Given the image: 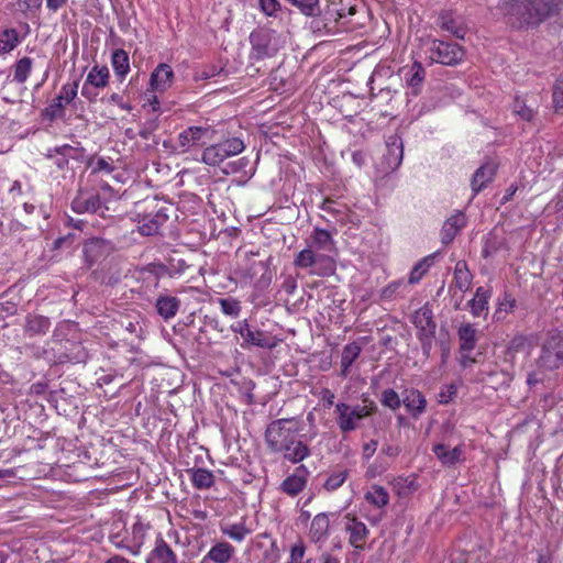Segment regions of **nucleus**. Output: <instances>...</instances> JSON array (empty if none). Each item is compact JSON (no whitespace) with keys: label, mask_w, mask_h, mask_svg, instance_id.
Segmentation results:
<instances>
[{"label":"nucleus","mask_w":563,"mask_h":563,"mask_svg":"<svg viewBox=\"0 0 563 563\" xmlns=\"http://www.w3.org/2000/svg\"><path fill=\"white\" fill-rule=\"evenodd\" d=\"M299 422L294 419H278L268 424L265 440L274 453H283L284 459L292 464L302 462L310 455L308 445L298 439Z\"/></svg>","instance_id":"nucleus-1"},{"label":"nucleus","mask_w":563,"mask_h":563,"mask_svg":"<svg viewBox=\"0 0 563 563\" xmlns=\"http://www.w3.org/2000/svg\"><path fill=\"white\" fill-rule=\"evenodd\" d=\"M563 0H503L500 11L516 27L536 26L552 15Z\"/></svg>","instance_id":"nucleus-2"},{"label":"nucleus","mask_w":563,"mask_h":563,"mask_svg":"<svg viewBox=\"0 0 563 563\" xmlns=\"http://www.w3.org/2000/svg\"><path fill=\"white\" fill-rule=\"evenodd\" d=\"M563 365V335L556 330L544 334L540 341V353L536 360V368L528 373L527 384L530 387L542 383L548 372Z\"/></svg>","instance_id":"nucleus-3"},{"label":"nucleus","mask_w":563,"mask_h":563,"mask_svg":"<svg viewBox=\"0 0 563 563\" xmlns=\"http://www.w3.org/2000/svg\"><path fill=\"white\" fill-rule=\"evenodd\" d=\"M421 51L426 59L430 63L442 65H456L464 58V49L455 43H448L437 38H426L422 41Z\"/></svg>","instance_id":"nucleus-4"},{"label":"nucleus","mask_w":563,"mask_h":563,"mask_svg":"<svg viewBox=\"0 0 563 563\" xmlns=\"http://www.w3.org/2000/svg\"><path fill=\"white\" fill-rule=\"evenodd\" d=\"M375 409V404L367 400H364L363 405L355 406H350L345 402H338L335 405L338 426L343 432L353 431L360 426V421L365 417L371 416Z\"/></svg>","instance_id":"nucleus-5"},{"label":"nucleus","mask_w":563,"mask_h":563,"mask_svg":"<svg viewBox=\"0 0 563 563\" xmlns=\"http://www.w3.org/2000/svg\"><path fill=\"white\" fill-rule=\"evenodd\" d=\"M294 265L299 268L309 269L310 275L330 276L335 269L331 256L317 253L311 246L300 251L294 260Z\"/></svg>","instance_id":"nucleus-6"},{"label":"nucleus","mask_w":563,"mask_h":563,"mask_svg":"<svg viewBox=\"0 0 563 563\" xmlns=\"http://www.w3.org/2000/svg\"><path fill=\"white\" fill-rule=\"evenodd\" d=\"M245 148L239 137L227 139L223 142L212 144L202 152V162L209 166H218L224 159L238 155Z\"/></svg>","instance_id":"nucleus-7"},{"label":"nucleus","mask_w":563,"mask_h":563,"mask_svg":"<svg viewBox=\"0 0 563 563\" xmlns=\"http://www.w3.org/2000/svg\"><path fill=\"white\" fill-rule=\"evenodd\" d=\"M232 330L239 333L243 339L242 346H257L262 349H274L279 340L273 334L263 330H253L247 320L239 321L232 325Z\"/></svg>","instance_id":"nucleus-8"},{"label":"nucleus","mask_w":563,"mask_h":563,"mask_svg":"<svg viewBox=\"0 0 563 563\" xmlns=\"http://www.w3.org/2000/svg\"><path fill=\"white\" fill-rule=\"evenodd\" d=\"M110 70L106 65H95L88 71L81 88V96L90 102L98 98V90L109 85Z\"/></svg>","instance_id":"nucleus-9"},{"label":"nucleus","mask_w":563,"mask_h":563,"mask_svg":"<svg viewBox=\"0 0 563 563\" xmlns=\"http://www.w3.org/2000/svg\"><path fill=\"white\" fill-rule=\"evenodd\" d=\"M214 130L210 126H189L178 134L177 147L185 153L201 147L213 139Z\"/></svg>","instance_id":"nucleus-10"},{"label":"nucleus","mask_w":563,"mask_h":563,"mask_svg":"<svg viewBox=\"0 0 563 563\" xmlns=\"http://www.w3.org/2000/svg\"><path fill=\"white\" fill-rule=\"evenodd\" d=\"M404 158V144L399 135L393 134L386 140V153L380 162V169L389 174L398 169Z\"/></svg>","instance_id":"nucleus-11"},{"label":"nucleus","mask_w":563,"mask_h":563,"mask_svg":"<svg viewBox=\"0 0 563 563\" xmlns=\"http://www.w3.org/2000/svg\"><path fill=\"white\" fill-rule=\"evenodd\" d=\"M173 68L165 63L158 64L150 76L148 90L152 92H165L168 90L174 82Z\"/></svg>","instance_id":"nucleus-12"},{"label":"nucleus","mask_w":563,"mask_h":563,"mask_svg":"<svg viewBox=\"0 0 563 563\" xmlns=\"http://www.w3.org/2000/svg\"><path fill=\"white\" fill-rule=\"evenodd\" d=\"M111 251L112 246L110 242L103 239L93 238L88 240L84 244L82 250L87 266L91 267L93 264L108 256Z\"/></svg>","instance_id":"nucleus-13"},{"label":"nucleus","mask_w":563,"mask_h":563,"mask_svg":"<svg viewBox=\"0 0 563 563\" xmlns=\"http://www.w3.org/2000/svg\"><path fill=\"white\" fill-rule=\"evenodd\" d=\"M309 471L305 465H299L295 468L294 473L287 476L280 484V490L288 496H296L301 493L309 477Z\"/></svg>","instance_id":"nucleus-14"},{"label":"nucleus","mask_w":563,"mask_h":563,"mask_svg":"<svg viewBox=\"0 0 563 563\" xmlns=\"http://www.w3.org/2000/svg\"><path fill=\"white\" fill-rule=\"evenodd\" d=\"M434 455L443 466L450 467L465 460V445L461 443L454 448H450L443 443L435 444L432 449Z\"/></svg>","instance_id":"nucleus-15"},{"label":"nucleus","mask_w":563,"mask_h":563,"mask_svg":"<svg viewBox=\"0 0 563 563\" xmlns=\"http://www.w3.org/2000/svg\"><path fill=\"white\" fill-rule=\"evenodd\" d=\"M168 216L163 210L155 213L137 214L136 221L142 235L151 236L158 233L161 227L167 221Z\"/></svg>","instance_id":"nucleus-16"},{"label":"nucleus","mask_w":563,"mask_h":563,"mask_svg":"<svg viewBox=\"0 0 563 563\" xmlns=\"http://www.w3.org/2000/svg\"><path fill=\"white\" fill-rule=\"evenodd\" d=\"M497 164L494 162H486L482 166H479L471 180V188L473 191V196L479 194L484 188L490 184L496 175Z\"/></svg>","instance_id":"nucleus-17"},{"label":"nucleus","mask_w":563,"mask_h":563,"mask_svg":"<svg viewBox=\"0 0 563 563\" xmlns=\"http://www.w3.org/2000/svg\"><path fill=\"white\" fill-rule=\"evenodd\" d=\"M467 219L465 213L462 211H455L451 217H449L441 230V241L443 244L451 243L454 238L460 233V231L466 225Z\"/></svg>","instance_id":"nucleus-18"},{"label":"nucleus","mask_w":563,"mask_h":563,"mask_svg":"<svg viewBox=\"0 0 563 563\" xmlns=\"http://www.w3.org/2000/svg\"><path fill=\"white\" fill-rule=\"evenodd\" d=\"M112 543L119 548H126L129 549L133 554H137L140 552V549L145 540V527L136 522L132 526V539L131 540H124L120 539V537L112 536L111 537Z\"/></svg>","instance_id":"nucleus-19"},{"label":"nucleus","mask_w":563,"mask_h":563,"mask_svg":"<svg viewBox=\"0 0 563 563\" xmlns=\"http://www.w3.org/2000/svg\"><path fill=\"white\" fill-rule=\"evenodd\" d=\"M234 552L235 550L233 545H231L229 542H217L202 558L201 563H229L233 558Z\"/></svg>","instance_id":"nucleus-20"},{"label":"nucleus","mask_w":563,"mask_h":563,"mask_svg":"<svg viewBox=\"0 0 563 563\" xmlns=\"http://www.w3.org/2000/svg\"><path fill=\"white\" fill-rule=\"evenodd\" d=\"M402 404L415 418L422 415L427 407V400L418 389H407L404 393Z\"/></svg>","instance_id":"nucleus-21"},{"label":"nucleus","mask_w":563,"mask_h":563,"mask_svg":"<svg viewBox=\"0 0 563 563\" xmlns=\"http://www.w3.org/2000/svg\"><path fill=\"white\" fill-rule=\"evenodd\" d=\"M101 208V200L96 194L80 192L71 201V209L76 213L97 212Z\"/></svg>","instance_id":"nucleus-22"},{"label":"nucleus","mask_w":563,"mask_h":563,"mask_svg":"<svg viewBox=\"0 0 563 563\" xmlns=\"http://www.w3.org/2000/svg\"><path fill=\"white\" fill-rule=\"evenodd\" d=\"M437 24L441 30L451 33L457 38H464L465 36L464 26L459 19L455 18L452 11H442L438 16Z\"/></svg>","instance_id":"nucleus-23"},{"label":"nucleus","mask_w":563,"mask_h":563,"mask_svg":"<svg viewBox=\"0 0 563 563\" xmlns=\"http://www.w3.org/2000/svg\"><path fill=\"white\" fill-rule=\"evenodd\" d=\"M220 531L232 541L242 543L253 530L247 527L246 519L243 517L238 522L221 525Z\"/></svg>","instance_id":"nucleus-24"},{"label":"nucleus","mask_w":563,"mask_h":563,"mask_svg":"<svg viewBox=\"0 0 563 563\" xmlns=\"http://www.w3.org/2000/svg\"><path fill=\"white\" fill-rule=\"evenodd\" d=\"M362 352V345L354 341L349 344H346L341 354V361H340V376L345 378L350 374V368L353 365V363L360 357Z\"/></svg>","instance_id":"nucleus-25"},{"label":"nucleus","mask_w":563,"mask_h":563,"mask_svg":"<svg viewBox=\"0 0 563 563\" xmlns=\"http://www.w3.org/2000/svg\"><path fill=\"white\" fill-rule=\"evenodd\" d=\"M330 530V518L325 512H320L311 521L309 537L313 542L327 540Z\"/></svg>","instance_id":"nucleus-26"},{"label":"nucleus","mask_w":563,"mask_h":563,"mask_svg":"<svg viewBox=\"0 0 563 563\" xmlns=\"http://www.w3.org/2000/svg\"><path fill=\"white\" fill-rule=\"evenodd\" d=\"M157 313L164 319H173L180 307V300L170 295H161L157 297L155 302Z\"/></svg>","instance_id":"nucleus-27"},{"label":"nucleus","mask_w":563,"mask_h":563,"mask_svg":"<svg viewBox=\"0 0 563 563\" xmlns=\"http://www.w3.org/2000/svg\"><path fill=\"white\" fill-rule=\"evenodd\" d=\"M147 563H177V556L170 547L163 540L156 541L155 548L150 553Z\"/></svg>","instance_id":"nucleus-28"},{"label":"nucleus","mask_w":563,"mask_h":563,"mask_svg":"<svg viewBox=\"0 0 563 563\" xmlns=\"http://www.w3.org/2000/svg\"><path fill=\"white\" fill-rule=\"evenodd\" d=\"M311 246L316 252H333L335 250V243L331 233L324 229L316 228L311 235Z\"/></svg>","instance_id":"nucleus-29"},{"label":"nucleus","mask_w":563,"mask_h":563,"mask_svg":"<svg viewBox=\"0 0 563 563\" xmlns=\"http://www.w3.org/2000/svg\"><path fill=\"white\" fill-rule=\"evenodd\" d=\"M111 66L117 78L123 81L130 73L129 54L122 48L114 49L111 55Z\"/></svg>","instance_id":"nucleus-30"},{"label":"nucleus","mask_w":563,"mask_h":563,"mask_svg":"<svg viewBox=\"0 0 563 563\" xmlns=\"http://www.w3.org/2000/svg\"><path fill=\"white\" fill-rule=\"evenodd\" d=\"M188 474L192 486L197 489H209L214 484V475L207 468H191Z\"/></svg>","instance_id":"nucleus-31"},{"label":"nucleus","mask_w":563,"mask_h":563,"mask_svg":"<svg viewBox=\"0 0 563 563\" xmlns=\"http://www.w3.org/2000/svg\"><path fill=\"white\" fill-rule=\"evenodd\" d=\"M492 291L484 287H478L473 299L470 301L471 312L474 317H479L488 310V300Z\"/></svg>","instance_id":"nucleus-32"},{"label":"nucleus","mask_w":563,"mask_h":563,"mask_svg":"<svg viewBox=\"0 0 563 563\" xmlns=\"http://www.w3.org/2000/svg\"><path fill=\"white\" fill-rule=\"evenodd\" d=\"M453 280L461 291H466L471 287L473 276L464 261H459L455 264Z\"/></svg>","instance_id":"nucleus-33"},{"label":"nucleus","mask_w":563,"mask_h":563,"mask_svg":"<svg viewBox=\"0 0 563 563\" xmlns=\"http://www.w3.org/2000/svg\"><path fill=\"white\" fill-rule=\"evenodd\" d=\"M460 349L462 352H471L476 345V329L470 324H462L459 328Z\"/></svg>","instance_id":"nucleus-34"},{"label":"nucleus","mask_w":563,"mask_h":563,"mask_svg":"<svg viewBox=\"0 0 563 563\" xmlns=\"http://www.w3.org/2000/svg\"><path fill=\"white\" fill-rule=\"evenodd\" d=\"M346 530L350 533V543L355 548H362L368 532L365 523L353 519L347 525Z\"/></svg>","instance_id":"nucleus-35"},{"label":"nucleus","mask_w":563,"mask_h":563,"mask_svg":"<svg viewBox=\"0 0 563 563\" xmlns=\"http://www.w3.org/2000/svg\"><path fill=\"white\" fill-rule=\"evenodd\" d=\"M434 254L428 255L420 260L410 271L408 282L409 284H418L422 277L429 272L434 262Z\"/></svg>","instance_id":"nucleus-36"},{"label":"nucleus","mask_w":563,"mask_h":563,"mask_svg":"<svg viewBox=\"0 0 563 563\" xmlns=\"http://www.w3.org/2000/svg\"><path fill=\"white\" fill-rule=\"evenodd\" d=\"M51 321L44 316H30L26 319L25 330L32 335L44 334L48 331Z\"/></svg>","instance_id":"nucleus-37"},{"label":"nucleus","mask_w":563,"mask_h":563,"mask_svg":"<svg viewBox=\"0 0 563 563\" xmlns=\"http://www.w3.org/2000/svg\"><path fill=\"white\" fill-rule=\"evenodd\" d=\"M424 76V68L419 62H415L408 69H404L405 80L412 88L419 87L422 84Z\"/></svg>","instance_id":"nucleus-38"},{"label":"nucleus","mask_w":563,"mask_h":563,"mask_svg":"<svg viewBox=\"0 0 563 563\" xmlns=\"http://www.w3.org/2000/svg\"><path fill=\"white\" fill-rule=\"evenodd\" d=\"M20 44V37L14 29L0 32V54L12 52Z\"/></svg>","instance_id":"nucleus-39"},{"label":"nucleus","mask_w":563,"mask_h":563,"mask_svg":"<svg viewBox=\"0 0 563 563\" xmlns=\"http://www.w3.org/2000/svg\"><path fill=\"white\" fill-rule=\"evenodd\" d=\"M366 500L375 507L382 508L389 501L387 490L378 485H373L365 495Z\"/></svg>","instance_id":"nucleus-40"},{"label":"nucleus","mask_w":563,"mask_h":563,"mask_svg":"<svg viewBox=\"0 0 563 563\" xmlns=\"http://www.w3.org/2000/svg\"><path fill=\"white\" fill-rule=\"evenodd\" d=\"M394 488L400 497H407L418 489V483L415 476L398 477Z\"/></svg>","instance_id":"nucleus-41"},{"label":"nucleus","mask_w":563,"mask_h":563,"mask_svg":"<svg viewBox=\"0 0 563 563\" xmlns=\"http://www.w3.org/2000/svg\"><path fill=\"white\" fill-rule=\"evenodd\" d=\"M250 41L253 46V51L256 53L257 57L269 56L271 52L267 46V34L264 33H252L250 36Z\"/></svg>","instance_id":"nucleus-42"},{"label":"nucleus","mask_w":563,"mask_h":563,"mask_svg":"<svg viewBox=\"0 0 563 563\" xmlns=\"http://www.w3.org/2000/svg\"><path fill=\"white\" fill-rule=\"evenodd\" d=\"M78 86L79 82L77 80L71 82H66L62 86L59 93L57 95V99L67 107L70 102L74 101V99L77 97L78 93Z\"/></svg>","instance_id":"nucleus-43"},{"label":"nucleus","mask_w":563,"mask_h":563,"mask_svg":"<svg viewBox=\"0 0 563 563\" xmlns=\"http://www.w3.org/2000/svg\"><path fill=\"white\" fill-rule=\"evenodd\" d=\"M413 323L417 328L429 332H433L435 328L431 313L428 309H420L417 311L413 316Z\"/></svg>","instance_id":"nucleus-44"},{"label":"nucleus","mask_w":563,"mask_h":563,"mask_svg":"<svg viewBox=\"0 0 563 563\" xmlns=\"http://www.w3.org/2000/svg\"><path fill=\"white\" fill-rule=\"evenodd\" d=\"M32 69V60L29 57H23L16 62L14 67V80L23 84L30 76Z\"/></svg>","instance_id":"nucleus-45"},{"label":"nucleus","mask_w":563,"mask_h":563,"mask_svg":"<svg viewBox=\"0 0 563 563\" xmlns=\"http://www.w3.org/2000/svg\"><path fill=\"white\" fill-rule=\"evenodd\" d=\"M65 108L66 107L55 98L53 102L43 110L42 115L45 120L54 121L64 117Z\"/></svg>","instance_id":"nucleus-46"},{"label":"nucleus","mask_w":563,"mask_h":563,"mask_svg":"<svg viewBox=\"0 0 563 563\" xmlns=\"http://www.w3.org/2000/svg\"><path fill=\"white\" fill-rule=\"evenodd\" d=\"M247 167H250V159L246 157H241L234 162L229 163L224 169V173L230 175L236 174L239 172H244L245 176L251 177L253 175V172L250 170V173H247Z\"/></svg>","instance_id":"nucleus-47"},{"label":"nucleus","mask_w":563,"mask_h":563,"mask_svg":"<svg viewBox=\"0 0 563 563\" xmlns=\"http://www.w3.org/2000/svg\"><path fill=\"white\" fill-rule=\"evenodd\" d=\"M347 477L346 471H339L328 476L324 482V488L329 492L335 490L342 486Z\"/></svg>","instance_id":"nucleus-48"},{"label":"nucleus","mask_w":563,"mask_h":563,"mask_svg":"<svg viewBox=\"0 0 563 563\" xmlns=\"http://www.w3.org/2000/svg\"><path fill=\"white\" fill-rule=\"evenodd\" d=\"M221 311L231 317H238L241 311L240 302L234 298H222L219 300Z\"/></svg>","instance_id":"nucleus-49"},{"label":"nucleus","mask_w":563,"mask_h":563,"mask_svg":"<svg viewBox=\"0 0 563 563\" xmlns=\"http://www.w3.org/2000/svg\"><path fill=\"white\" fill-rule=\"evenodd\" d=\"M402 400H400L399 395L391 388L383 391L382 395V404L385 407H388L393 410H396L400 407Z\"/></svg>","instance_id":"nucleus-50"},{"label":"nucleus","mask_w":563,"mask_h":563,"mask_svg":"<svg viewBox=\"0 0 563 563\" xmlns=\"http://www.w3.org/2000/svg\"><path fill=\"white\" fill-rule=\"evenodd\" d=\"M530 344L531 340L529 336L518 334L510 340L508 344V351L511 353H518L523 351L526 347H529Z\"/></svg>","instance_id":"nucleus-51"},{"label":"nucleus","mask_w":563,"mask_h":563,"mask_svg":"<svg viewBox=\"0 0 563 563\" xmlns=\"http://www.w3.org/2000/svg\"><path fill=\"white\" fill-rule=\"evenodd\" d=\"M56 154V155H60L63 156L64 158H76L77 157V150L75 147H73L71 145L69 144H64V145H60V146H55L54 148H49L48 150V154L47 156L48 157H53V155Z\"/></svg>","instance_id":"nucleus-52"},{"label":"nucleus","mask_w":563,"mask_h":563,"mask_svg":"<svg viewBox=\"0 0 563 563\" xmlns=\"http://www.w3.org/2000/svg\"><path fill=\"white\" fill-rule=\"evenodd\" d=\"M260 8L268 16H276L280 11V3L277 0H260Z\"/></svg>","instance_id":"nucleus-53"},{"label":"nucleus","mask_w":563,"mask_h":563,"mask_svg":"<svg viewBox=\"0 0 563 563\" xmlns=\"http://www.w3.org/2000/svg\"><path fill=\"white\" fill-rule=\"evenodd\" d=\"M456 393L457 388L454 384L444 385L438 396L439 402L443 405L449 404L456 396Z\"/></svg>","instance_id":"nucleus-54"},{"label":"nucleus","mask_w":563,"mask_h":563,"mask_svg":"<svg viewBox=\"0 0 563 563\" xmlns=\"http://www.w3.org/2000/svg\"><path fill=\"white\" fill-rule=\"evenodd\" d=\"M553 102L555 109H563V77L559 78L553 88Z\"/></svg>","instance_id":"nucleus-55"},{"label":"nucleus","mask_w":563,"mask_h":563,"mask_svg":"<svg viewBox=\"0 0 563 563\" xmlns=\"http://www.w3.org/2000/svg\"><path fill=\"white\" fill-rule=\"evenodd\" d=\"M516 305V300L508 294H504L501 298L498 300V309L496 313H500L505 311L506 313L514 310Z\"/></svg>","instance_id":"nucleus-56"},{"label":"nucleus","mask_w":563,"mask_h":563,"mask_svg":"<svg viewBox=\"0 0 563 563\" xmlns=\"http://www.w3.org/2000/svg\"><path fill=\"white\" fill-rule=\"evenodd\" d=\"M306 548L302 542H298L291 547L289 563H301L305 556Z\"/></svg>","instance_id":"nucleus-57"},{"label":"nucleus","mask_w":563,"mask_h":563,"mask_svg":"<svg viewBox=\"0 0 563 563\" xmlns=\"http://www.w3.org/2000/svg\"><path fill=\"white\" fill-rule=\"evenodd\" d=\"M107 102L110 103V104H115L118 106L121 110H124V111H131L132 110V107L131 104H129L128 102H125L123 100V97L117 92H113L111 93L108 98H107Z\"/></svg>","instance_id":"nucleus-58"},{"label":"nucleus","mask_w":563,"mask_h":563,"mask_svg":"<svg viewBox=\"0 0 563 563\" xmlns=\"http://www.w3.org/2000/svg\"><path fill=\"white\" fill-rule=\"evenodd\" d=\"M515 112H516L517 114H519L522 119L527 120V121L531 120V119H532V115H533V114H532V110H530V109H528V108H525V107H521V108L519 109V106H518V104H516V106H515Z\"/></svg>","instance_id":"nucleus-59"},{"label":"nucleus","mask_w":563,"mask_h":563,"mask_svg":"<svg viewBox=\"0 0 563 563\" xmlns=\"http://www.w3.org/2000/svg\"><path fill=\"white\" fill-rule=\"evenodd\" d=\"M67 2V0H46V7L51 10V11H54L56 12L57 10H59L65 3Z\"/></svg>","instance_id":"nucleus-60"},{"label":"nucleus","mask_w":563,"mask_h":563,"mask_svg":"<svg viewBox=\"0 0 563 563\" xmlns=\"http://www.w3.org/2000/svg\"><path fill=\"white\" fill-rule=\"evenodd\" d=\"M191 516L195 520L206 521L208 519V512L206 510L196 508L191 510Z\"/></svg>","instance_id":"nucleus-61"},{"label":"nucleus","mask_w":563,"mask_h":563,"mask_svg":"<svg viewBox=\"0 0 563 563\" xmlns=\"http://www.w3.org/2000/svg\"><path fill=\"white\" fill-rule=\"evenodd\" d=\"M352 161L357 167H361L365 162V155L362 152H354L352 154Z\"/></svg>","instance_id":"nucleus-62"},{"label":"nucleus","mask_w":563,"mask_h":563,"mask_svg":"<svg viewBox=\"0 0 563 563\" xmlns=\"http://www.w3.org/2000/svg\"><path fill=\"white\" fill-rule=\"evenodd\" d=\"M517 189H518V188H517V186H516V185H514V184H512V185H510V186L507 188V190H506V192H505V195H504V197H503V202H507V201H509V200L514 197V195L516 194Z\"/></svg>","instance_id":"nucleus-63"},{"label":"nucleus","mask_w":563,"mask_h":563,"mask_svg":"<svg viewBox=\"0 0 563 563\" xmlns=\"http://www.w3.org/2000/svg\"><path fill=\"white\" fill-rule=\"evenodd\" d=\"M376 445H377V443L374 441L365 444L364 445V455L366 457H371L374 454V452L376 451Z\"/></svg>","instance_id":"nucleus-64"}]
</instances>
